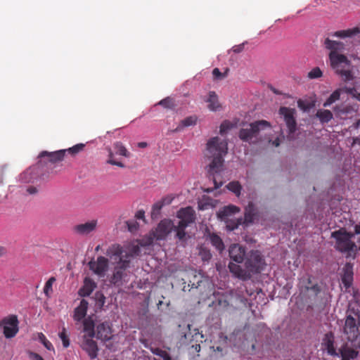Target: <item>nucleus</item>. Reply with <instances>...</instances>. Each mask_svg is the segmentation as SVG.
Returning <instances> with one entry per match:
<instances>
[{"label": "nucleus", "mask_w": 360, "mask_h": 360, "mask_svg": "<svg viewBox=\"0 0 360 360\" xmlns=\"http://www.w3.org/2000/svg\"><path fill=\"white\" fill-rule=\"evenodd\" d=\"M335 337L332 333H326L323 339V346L327 350V352L330 355L338 356L339 352L336 351L334 345Z\"/></svg>", "instance_id": "6ab92c4d"}, {"label": "nucleus", "mask_w": 360, "mask_h": 360, "mask_svg": "<svg viewBox=\"0 0 360 360\" xmlns=\"http://www.w3.org/2000/svg\"><path fill=\"white\" fill-rule=\"evenodd\" d=\"M111 259H114L116 265L114 266L112 274L110 278V282L116 285L121 286L126 281L127 274L126 270L129 266L130 257L129 253L124 252L119 245L112 246L107 252Z\"/></svg>", "instance_id": "f03ea898"}, {"label": "nucleus", "mask_w": 360, "mask_h": 360, "mask_svg": "<svg viewBox=\"0 0 360 360\" xmlns=\"http://www.w3.org/2000/svg\"><path fill=\"white\" fill-rule=\"evenodd\" d=\"M226 188L233 192L237 197L240 195L242 186L238 181H233L226 185Z\"/></svg>", "instance_id": "2f4dec72"}, {"label": "nucleus", "mask_w": 360, "mask_h": 360, "mask_svg": "<svg viewBox=\"0 0 360 360\" xmlns=\"http://www.w3.org/2000/svg\"><path fill=\"white\" fill-rule=\"evenodd\" d=\"M163 206L164 202H162L161 200L155 202L153 206L152 215L155 214V212L158 213Z\"/></svg>", "instance_id": "c03bdc74"}, {"label": "nucleus", "mask_w": 360, "mask_h": 360, "mask_svg": "<svg viewBox=\"0 0 360 360\" xmlns=\"http://www.w3.org/2000/svg\"><path fill=\"white\" fill-rule=\"evenodd\" d=\"M176 216L180 219L178 224L184 226H188L195 221V211L191 207L181 208L178 211Z\"/></svg>", "instance_id": "2eb2a0df"}, {"label": "nucleus", "mask_w": 360, "mask_h": 360, "mask_svg": "<svg viewBox=\"0 0 360 360\" xmlns=\"http://www.w3.org/2000/svg\"><path fill=\"white\" fill-rule=\"evenodd\" d=\"M356 305V302H349L343 331L352 346L360 348V311Z\"/></svg>", "instance_id": "20e7f679"}, {"label": "nucleus", "mask_w": 360, "mask_h": 360, "mask_svg": "<svg viewBox=\"0 0 360 360\" xmlns=\"http://www.w3.org/2000/svg\"><path fill=\"white\" fill-rule=\"evenodd\" d=\"M243 46H244L243 44L238 45V46H235L233 47L232 50L235 53H240L243 50Z\"/></svg>", "instance_id": "4d7b16f0"}, {"label": "nucleus", "mask_w": 360, "mask_h": 360, "mask_svg": "<svg viewBox=\"0 0 360 360\" xmlns=\"http://www.w3.org/2000/svg\"><path fill=\"white\" fill-rule=\"evenodd\" d=\"M264 264V262L260 252L257 250H252L246 257L245 269L233 262L229 264V269L233 276L243 281H247L250 279L253 274L259 273L262 269Z\"/></svg>", "instance_id": "7ed1b4c3"}, {"label": "nucleus", "mask_w": 360, "mask_h": 360, "mask_svg": "<svg viewBox=\"0 0 360 360\" xmlns=\"http://www.w3.org/2000/svg\"><path fill=\"white\" fill-rule=\"evenodd\" d=\"M115 148L117 150V153L123 155L124 157H129V153L127 151V148L124 146V145L120 142H117L115 143Z\"/></svg>", "instance_id": "c9c22d12"}, {"label": "nucleus", "mask_w": 360, "mask_h": 360, "mask_svg": "<svg viewBox=\"0 0 360 360\" xmlns=\"http://www.w3.org/2000/svg\"><path fill=\"white\" fill-rule=\"evenodd\" d=\"M316 116L321 123H327L333 119V114L328 110H319Z\"/></svg>", "instance_id": "cd10ccee"}, {"label": "nucleus", "mask_w": 360, "mask_h": 360, "mask_svg": "<svg viewBox=\"0 0 360 360\" xmlns=\"http://www.w3.org/2000/svg\"><path fill=\"white\" fill-rule=\"evenodd\" d=\"M89 303L88 302L83 299L81 300L79 305L75 308L74 312V319L77 321H80L82 320L87 311Z\"/></svg>", "instance_id": "b1692460"}, {"label": "nucleus", "mask_w": 360, "mask_h": 360, "mask_svg": "<svg viewBox=\"0 0 360 360\" xmlns=\"http://www.w3.org/2000/svg\"><path fill=\"white\" fill-rule=\"evenodd\" d=\"M198 122V117L196 115H191L182 120L179 124L176 127L174 131H181L185 127L196 125Z\"/></svg>", "instance_id": "393cba45"}, {"label": "nucleus", "mask_w": 360, "mask_h": 360, "mask_svg": "<svg viewBox=\"0 0 360 360\" xmlns=\"http://www.w3.org/2000/svg\"><path fill=\"white\" fill-rule=\"evenodd\" d=\"M136 217L139 219H145V212L143 210H139L136 214Z\"/></svg>", "instance_id": "bf43d9fd"}, {"label": "nucleus", "mask_w": 360, "mask_h": 360, "mask_svg": "<svg viewBox=\"0 0 360 360\" xmlns=\"http://www.w3.org/2000/svg\"><path fill=\"white\" fill-rule=\"evenodd\" d=\"M297 106L303 111H307L310 108L309 105L302 100L297 101Z\"/></svg>", "instance_id": "49530a36"}, {"label": "nucleus", "mask_w": 360, "mask_h": 360, "mask_svg": "<svg viewBox=\"0 0 360 360\" xmlns=\"http://www.w3.org/2000/svg\"><path fill=\"white\" fill-rule=\"evenodd\" d=\"M205 101L209 103L207 107L212 111H216L220 108L218 97L214 91H210L209 93V97Z\"/></svg>", "instance_id": "a878e982"}, {"label": "nucleus", "mask_w": 360, "mask_h": 360, "mask_svg": "<svg viewBox=\"0 0 360 360\" xmlns=\"http://www.w3.org/2000/svg\"><path fill=\"white\" fill-rule=\"evenodd\" d=\"M28 356L31 360H44L43 358L37 353L33 352H28Z\"/></svg>", "instance_id": "09e8293b"}, {"label": "nucleus", "mask_w": 360, "mask_h": 360, "mask_svg": "<svg viewBox=\"0 0 360 360\" xmlns=\"http://www.w3.org/2000/svg\"><path fill=\"white\" fill-rule=\"evenodd\" d=\"M108 163L110 164V165H117L120 167H124V165L120 162H116L115 160H113L112 159H110L107 161Z\"/></svg>", "instance_id": "5fc2aeb1"}, {"label": "nucleus", "mask_w": 360, "mask_h": 360, "mask_svg": "<svg viewBox=\"0 0 360 360\" xmlns=\"http://www.w3.org/2000/svg\"><path fill=\"white\" fill-rule=\"evenodd\" d=\"M360 32V30L358 27H354L353 29H349L347 30H341L335 32L333 34V36L340 37V38H346V37H351L358 33Z\"/></svg>", "instance_id": "c85d7f7f"}, {"label": "nucleus", "mask_w": 360, "mask_h": 360, "mask_svg": "<svg viewBox=\"0 0 360 360\" xmlns=\"http://www.w3.org/2000/svg\"><path fill=\"white\" fill-rule=\"evenodd\" d=\"M341 92H345L351 96H352V97H354L356 93V90L355 88L352 87V88H350V87H347V86H345L343 88H341Z\"/></svg>", "instance_id": "a18cd8bd"}, {"label": "nucleus", "mask_w": 360, "mask_h": 360, "mask_svg": "<svg viewBox=\"0 0 360 360\" xmlns=\"http://www.w3.org/2000/svg\"><path fill=\"white\" fill-rule=\"evenodd\" d=\"M354 235L359 234L360 235V225H356L354 227Z\"/></svg>", "instance_id": "e2e57ef3"}, {"label": "nucleus", "mask_w": 360, "mask_h": 360, "mask_svg": "<svg viewBox=\"0 0 360 360\" xmlns=\"http://www.w3.org/2000/svg\"><path fill=\"white\" fill-rule=\"evenodd\" d=\"M111 328L107 321L98 324L96 327V338L101 340H108L112 338Z\"/></svg>", "instance_id": "f3484780"}, {"label": "nucleus", "mask_w": 360, "mask_h": 360, "mask_svg": "<svg viewBox=\"0 0 360 360\" xmlns=\"http://www.w3.org/2000/svg\"><path fill=\"white\" fill-rule=\"evenodd\" d=\"M213 181H214V188H219L221 185H222V183L220 182L219 184L217 183V181L214 178H213Z\"/></svg>", "instance_id": "338daca9"}, {"label": "nucleus", "mask_w": 360, "mask_h": 360, "mask_svg": "<svg viewBox=\"0 0 360 360\" xmlns=\"http://www.w3.org/2000/svg\"><path fill=\"white\" fill-rule=\"evenodd\" d=\"M341 94V89H338L333 91L332 94L328 97V98L323 103L324 107H328L335 103L336 101L340 99Z\"/></svg>", "instance_id": "473e14b6"}, {"label": "nucleus", "mask_w": 360, "mask_h": 360, "mask_svg": "<svg viewBox=\"0 0 360 360\" xmlns=\"http://www.w3.org/2000/svg\"><path fill=\"white\" fill-rule=\"evenodd\" d=\"M331 236L336 240L335 248L340 252L351 255L356 251L357 247L352 240L354 237V233H347L343 229H340L333 232Z\"/></svg>", "instance_id": "0eeeda50"}, {"label": "nucleus", "mask_w": 360, "mask_h": 360, "mask_svg": "<svg viewBox=\"0 0 360 360\" xmlns=\"http://www.w3.org/2000/svg\"><path fill=\"white\" fill-rule=\"evenodd\" d=\"M56 281L55 277H51L46 283L44 292L47 297H50L51 293L52 292V285L53 283Z\"/></svg>", "instance_id": "f704fd0d"}, {"label": "nucleus", "mask_w": 360, "mask_h": 360, "mask_svg": "<svg viewBox=\"0 0 360 360\" xmlns=\"http://www.w3.org/2000/svg\"><path fill=\"white\" fill-rule=\"evenodd\" d=\"M88 264L89 269L100 277H103L108 269V260L102 256L96 261H90Z\"/></svg>", "instance_id": "ddd939ff"}, {"label": "nucleus", "mask_w": 360, "mask_h": 360, "mask_svg": "<svg viewBox=\"0 0 360 360\" xmlns=\"http://www.w3.org/2000/svg\"><path fill=\"white\" fill-rule=\"evenodd\" d=\"M279 112L283 116L287 127L288 128L289 133H294L296 130L297 125L295 118V110L286 107H281L279 110Z\"/></svg>", "instance_id": "f8f14e48"}, {"label": "nucleus", "mask_w": 360, "mask_h": 360, "mask_svg": "<svg viewBox=\"0 0 360 360\" xmlns=\"http://www.w3.org/2000/svg\"><path fill=\"white\" fill-rule=\"evenodd\" d=\"M188 226H184L182 224H178L177 226H174V230L176 231V238L182 241H184L187 238L186 233L185 232V229Z\"/></svg>", "instance_id": "7c9ffc66"}, {"label": "nucleus", "mask_w": 360, "mask_h": 360, "mask_svg": "<svg viewBox=\"0 0 360 360\" xmlns=\"http://www.w3.org/2000/svg\"><path fill=\"white\" fill-rule=\"evenodd\" d=\"M37 191H38L37 188L34 186H29L27 188V192L30 195L36 194L37 193Z\"/></svg>", "instance_id": "13d9d810"}, {"label": "nucleus", "mask_w": 360, "mask_h": 360, "mask_svg": "<svg viewBox=\"0 0 360 360\" xmlns=\"http://www.w3.org/2000/svg\"><path fill=\"white\" fill-rule=\"evenodd\" d=\"M84 147V145L82 143L77 144V145L74 146L73 147L67 149L66 152L68 151L69 153H70L72 154H76V153H78L79 152H80L81 150H82Z\"/></svg>", "instance_id": "37998d69"}, {"label": "nucleus", "mask_w": 360, "mask_h": 360, "mask_svg": "<svg viewBox=\"0 0 360 360\" xmlns=\"http://www.w3.org/2000/svg\"><path fill=\"white\" fill-rule=\"evenodd\" d=\"M150 351L153 354L157 356H160L164 352V350L158 347H151Z\"/></svg>", "instance_id": "603ef678"}, {"label": "nucleus", "mask_w": 360, "mask_h": 360, "mask_svg": "<svg viewBox=\"0 0 360 360\" xmlns=\"http://www.w3.org/2000/svg\"><path fill=\"white\" fill-rule=\"evenodd\" d=\"M174 224L169 219H163L158 225L153 232V236L157 240L165 239L167 235L174 229Z\"/></svg>", "instance_id": "9b49d317"}, {"label": "nucleus", "mask_w": 360, "mask_h": 360, "mask_svg": "<svg viewBox=\"0 0 360 360\" xmlns=\"http://www.w3.org/2000/svg\"><path fill=\"white\" fill-rule=\"evenodd\" d=\"M59 337L63 342V345L64 347H68L70 345L68 335L66 333V329L65 327H63L62 331L59 333Z\"/></svg>", "instance_id": "ea45409f"}, {"label": "nucleus", "mask_w": 360, "mask_h": 360, "mask_svg": "<svg viewBox=\"0 0 360 360\" xmlns=\"http://www.w3.org/2000/svg\"><path fill=\"white\" fill-rule=\"evenodd\" d=\"M210 240L219 251H222L224 248L222 240L219 236L214 233L210 234Z\"/></svg>", "instance_id": "c756f323"}, {"label": "nucleus", "mask_w": 360, "mask_h": 360, "mask_svg": "<svg viewBox=\"0 0 360 360\" xmlns=\"http://www.w3.org/2000/svg\"><path fill=\"white\" fill-rule=\"evenodd\" d=\"M188 328V333H185L182 338L184 339V340H189L190 342L195 341L196 344L193 345L190 347V352L191 353H198L200 351V345L198 342H202V339L204 338V335L199 332V330L198 328H194L193 331H191V325L187 326Z\"/></svg>", "instance_id": "9d476101"}, {"label": "nucleus", "mask_w": 360, "mask_h": 360, "mask_svg": "<svg viewBox=\"0 0 360 360\" xmlns=\"http://www.w3.org/2000/svg\"><path fill=\"white\" fill-rule=\"evenodd\" d=\"M240 222L238 220L236 222H233L231 224H227L226 226L229 230H234L237 229Z\"/></svg>", "instance_id": "864d4df0"}, {"label": "nucleus", "mask_w": 360, "mask_h": 360, "mask_svg": "<svg viewBox=\"0 0 360 360\" xmlns=\"http://www.w3.org/2000/svg\"><path fill=\"white\" fill-rule=\"evenodd\" d=\"M0 327L3 328L4 335L6 338H13L18 332V320L16 316L10 315L0 321Z\"/></svg>", "instance_id": "1a4fd4ad"}, {"label": "nucleus", "mask_w": 360, "mask_h": 360, "mask_svg": "<svg viewBox=\"0 0 360 360\" xmlns=\"http://www.w3.org/2000/svg\"><path fill=\"white\" fill-rule=\"evenodd\" d=\"M324 44L326 48L330 51L329 54L341 55L339 52L345 49V45L342 42L330 40L328 38L325 40Z\"/></svg>", "instance_id": "412c9836"}, {"label": "nucleus", "mask_w": 360, "mask_h": 360, "mask_svg": "<svg viewBox=\"0 0 360 360\" xmlns=\"http://www.w3.org/2000/svg\"><path fill=\"white\" fill-rule=\"evenodd\" d=\"M84 332L86 335L84 336V341L82 347L89 354L91 359H95L97 356L98 347L96 342L92 340L95 336L94 320L92 316H89L83 321Z\"/></svg>", "instance_id": "423d86ee"}, {"label": "nucleus", "mask_w": 360, "mask_h": 360, "mask_svg": "<svg viewBox=\"0 0 360 360\" xmlns=\"http://www.w3.org/2000/svg\"><path fill=\"white\" fill-rule=\"evenodd\" d=\"M338 351H339V354H340L341 356H346L349 359H354L358 355V352H356L354 349H339Z\"/></svg>", "instance_id": "72a5a7b5"}, {"label": "nucleus", "mask_w": 360, "mask_h": 360, "mask_svg": "<svg viewBox=\"0 0 360 360\" xmlns=\"http://www.w3.org/2000/svg\"><path fill=\"white\" fill-rule=\"evenodd\" d=\"M6 249L3 246H0V257L5 256L6 255Z\"/></svg>", "instance_id": "680f3d73"}, {"label": "nucleus", "mask_w": 360, "mask_h": 360, "mask_svg": "<svg viewBox=\"0 0 360 360\" xmlns=\"http://www.w3.org/2000/svg\"><path fill=\"white\" fill-rule=\"evenodd\" d=\"M255 215V206L252 202H250L245 207V209L244 223L246 224L252 223L254 220Z\"/></svg>", "instance_id": "bb28decb"}, {"label": "nucleus", "mask_w": 360, "mask_h": 360, "mask_svg": "<svg viewBox=\"0 0 360 360\" xmlns=\"http://www.w3.org/2000/svg\"><path fill=\"white\" fill-rule=\"evenodd\" d=\"M269 127V123L265 120H261L250 124L246 128H243L239 131V137L243 141L255 142L259 131L264 127Z\"/></svg>", "instance_id": "6e6552de"}, {"label": "nucleus", "mask_w": 360, "mask_h": 360, "mask_svg": "<svg viewBox=\"0 0 360 360\" xmlns=\"http://www.w3.org/2000/svg\"><path fill=\"white\" fill-rule=\"evenodd\" d=\"M147 146H148V143L146 142H139L138 143V146L139 148H142L147 147Z\"/></svg>", "instance_id": "69168bd1"}, {"label": "nucleus", "mask_w": 360, "mask_h": 360, "mask_svg": "<svg viewBox=\"0 0 360 360\" xmlns=\"http://www.w3.org/2000/svg\"><path fill=\"white\" fill-rule=\"evenodd\" d=\"M98 226V220L92 219L83 224H77L73 227L75 233L79 236H87L96 231Z\"/></svg>", "instance_id": "4468645a"}, {"label": "nucleus", "mask_w": 360, "mask_h": 360, "mask_svg": "<svg viewBox=\"0 0 360 360\" xmlns=\"http://www.w3.org/2000/svg\"><path fill=\"white\" fill-rule=\"evenodd\" d=\"M219 304L221 307L226 308L229 305V302L226 299H221L219 300Z\"/></svg>", "instance_id": "6e6d98bb"}, {"label": "nucleus", "mask_w": 360, "mask_h": 360, "mask_svg": "<svg viewBox=\"0 0 360 360\" xmlns=\"http://www.w3.org/2000/svg\"><path fill=\"white\" fill-rule=\"evenodd\" d=\"M127 224L130 231H133L137 229V223L136 221H127Z\"/></svg>", "instance_id": "3c124183"}, {"label": "nucleus", "mask_w": 360, "mask_h": 360, "mask_svg": "<svg viewBox=\"0 0 360 360\" xmlns=\"http://www.w3.org/2000/svg\"><path fill=\"white\" fill-rule=\"evenodd\" d=\"M161 201H162V202H164V205H169V204H170V203L172 202V197H170V196H167V197L163 198L161 200Z\"/></svg>", "instance_id": "052dcab7"}, {"label": "nucleus", "mask_w": 360, "mask_h": 360, "mask_svg": "<svg viewBox=\"0 0 360 360\" xmlns=\"http://www.w3.org/2000/svg\"><path fill=\"white\" fill-rule=\"evenodd\" d=\"M66 150H59L54 152L42 151L39 157H48L51 163H57L63 160Z\"/></svg>", "instance_id": "aec40b11"}, {"label": "nucleus", "mask_w": 360, "mask_h": 360, "mask_svg": "<svg viewBox=\"0 0 360 360\" xmlns=\"http://www.w3.org/2000/svg\"><path fill=\"white\" fill-rule=\"evenodd\" d=\"M212 75L217 79H222L226 77V75H222L218 68H214L213 70Z\"/></svg>", "instance_id": "de8ad7c7"}, {"label": "nucleus", "mask_w": 360, "mask_h": 360, "mask_svg": "<svg viewBox=\"0 0 360 360\" xmlns=\"http://www.w3.org/2000/svg\"><path fill=\"white\" fill-rule=\"evenodd\" d=\"M233 127V124L229 121H224L220 126L219 132L221 135L226 134L229 130Z\"/></svg>", "instance_id": "79ce46f5"}, {"label": "nucleus", "mask_w": 360, "mask_h": 360, "mask_svg": "<svg viewBox=\"0 0 360 360\" xmlns=\"http://www.w3.org/2000/svg\"><path fill=\"white\" fill-rule=\"evenodd\" d=\"M307 290L309 292H311L314 295H316L320 291V289L317 285H314L311 287H307Z\"/></svg>", "instance_id": "8fccbe9b"}, {"label": "nucleus", "mask_w": 360, "mask_h": 360, "mask_svg": "<svg viewBox=\"0 0 360 360\" xmlns=\"http://www.w3.org/2000/svg\"><path fill=\"white\" fill-rule=\"evenodd\" d=\"M354 98H356V99H357L359 101H360V93H358V92L356 91V94H355V96H354Z\"/></svg>", "instance_id": "774afa93"}, {"label": "nucleus", "mask_w": 360, "mask_h": 360, "mask_svg": "<svg viewBox=\"0 0 360 360\" xmlns=\"http://www.w3.org/2000/svg\"><path fill=\"white\" fill-rule=\"evenodd\" d=\"M158 105H160L162 107H164L165 108H167V109H172L175 106L173 99L171 98L170 97H167V98L161 100L158 103Z\"/></svg>", "instance_id": "58836bf2"}, {"label": "nucleus", "mask_w": 360, "mask_h": 360, "mask_svg": "<svg viewBox=\"0 0 360 360\" xmlns=\"http://www.w3.org/2000/svg\"><path fill=\"white\" fill-rule=\"evenodd\" d=\"M37 338L48 350H53L52 344L46 338L42 333H39L37 334Z\"/></svg>", "instance_id": "4c0bfd02"}, {"label": "nucleus", "mask_w": 360, "mask_h": 360, "mask_svg": "<svg viewBox=\"0 0 360 360\" xmlns=\"http://www.w3.org/2000/svg\"><path fill=\"white\" fill-rule=\"evenodd\" d=\"M96 288V283L89 278H86L84 281V285L79 290V295L81 297L89 296Z\"/></svg>", "instance_id": "5701e85b"}, {"label": "nucleus", "mask_w": 360, "mask_h": 360, "mask_svg": "<svg viewBox=\"0 0 360 360\" xmlns=\"http://www.w3.org/2000/svg\"><path fill=\"white\" fill-rule=\"evenodd\" d=\"M322 71L319 68H314L308 72V77L309 79H317L322 76Z\"/></svg>", "instance_id": "a19ab883"}, {"label": "nucleus", "mask_w": 360, "mask_h": 360, "mask_svg": "<svg viewBox=\"0 0 360 360\" xmlns=\"http://www.w3.org/2000/svg\"><path fill=\"white\" fill-rule=\"evenodd\" d=\"M228 152V143L217 136L210 139L206 144L205 156L211 160L208 165V174L214 175L223 169V157Z\"/></svg>", "instance_id": "f257e3e1"}, {"label": "nucleus", "mask_w": 360, "mask_h": 360, "mask_svg": "<svg viewBox=\"0 0 360 360\" xmlns=\"http://www.w3.org/2000/svg\"><path fill=\"white\" fill-rule=\"evenodd\" d=\"M343 275L342 276V283L346 288L351 286L353 281V267L347 263L343 267Z\"/></svg>", "instance_id": "4be33fe9"}, {"label": "nucleus", "mask_w": 360, "mask_h": 360, "mask_svg": "<svg viewBox=\"0 0 360 360\" xmlns=\"http://www.w3.org/2000/svg\"><path fill=\"white\" fill-rule=\"evenodd\" d=\"M329 59L331 68L345 82L354 79L351 63L345 55L329 54Z\"/></svg>", "instance_id": "39448f33"}, {"label": "nucleus", "mask_w": 360, "mask_h": 360, "mask_svg": "<svg viewBox=\"0 0 360 360\" xmlns=\"http://www.w3.org/2000/svg\"><path fill=\"white\" fill-rule=\"evenodd\" d=\"M229 253L230 258L233 261L241 263L244 260L245 250L238 244H233L229 247Z\"/></svg>", "instance_id": "dca6fc26"}, {"label": "nucleus", "mask_w": 360, "mask_h": 360, "mask_svg": "<svg viewBox=\"0 0 360 360\" xmlns=\"http://www.w3.org/2000/svg\"><path fill=\"white\" fill-rule=\"evenodd\" d=\"M239 212V207L231 205L224 207L222 209L219 210V212H217V217L221 221H224L225 222L227 223L229 220H231L230 217L233 214L238 213Z\"/></svg>", "instance_id": "a211bd4d"}, {"label": "nucleus", "mask_w": 360, "mask_h": 360, "mask_svg": "<svg viewBox=\"0 0 360 360\" xmlns=\"http://www.w3.org/2000/svg\"><path fill=\"white\" fill-rule=\"evenodd\" d=\"M198 254L202 260L204 262H208L212 257V254L210 253V251L205 248H200L199 249Z\"/></svg>", "instance_id": "e433bc0d"}, {"label": "nucleus", "mask_w": 360, "mask_h": 360, "mask_svg": "<svg viewBox=\"0 0 360 360\" xmlns=\"http://www.w3.org/2000/svg\"><path fill=\"white\" fill-rule=\"evenodd\" d=\"M272 144L276 146V147H278L280 145V140L278 138H277L276 139H275L273 142H272Z\"/></svg>", "instance_id": "0e129e2a"}]
</instances>
